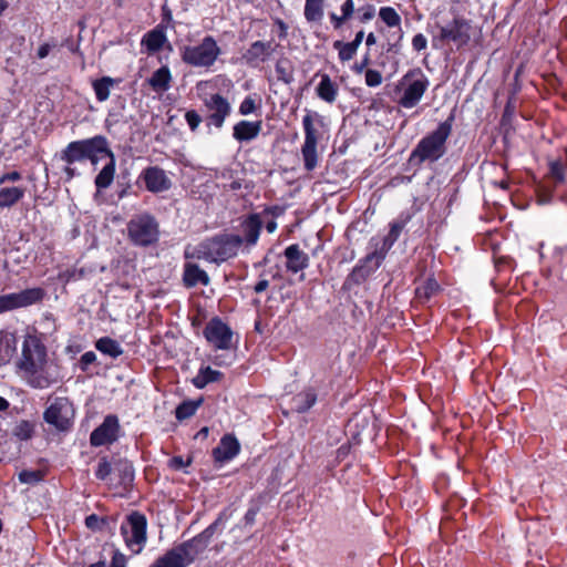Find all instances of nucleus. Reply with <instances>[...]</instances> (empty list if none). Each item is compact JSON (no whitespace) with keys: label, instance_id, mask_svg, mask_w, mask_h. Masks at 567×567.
Here are the masks:
<instances>
[{"label":"nucleus","instance_id":"49530a36","mask_svg":"<svg viewBox=\"0 0 567 567\" xmlns=\"http://www.w3.org/2000/svg\"><path fill=\"white\" fill-rule=\"evenodd\" d=\"M43 478V473L41 471H28L24 470L19 473V481L24 484H35Z\"/></svg>","mask_w":567,"mask_h":567},{"label":"nucleus","instance_id":"393cba45","mask_svg":"<svg viewBox=\"0 0 567 567\" xmlns=\"http://www.w3.org/2000/svg\"><path fill=\"white\" fill-rule=\"evenodd\" d=\"M172 72L168 65L163 64L147 79V84L157 94L168 91L172 83Z\"/></svg>","mask_w":567,"mask_h":567},{"label":"nucleus","instance_id":"b1692460","mask_svg":"<svg viewBox=\"0 0 567 567\" xmlns=\"http://www.w3.org/2000/svg\"><path fill=\"white\" fill-rule=\"evenodd\" d=\"M183 281L186 287L192 288L197 285L207 286L210 279L208 274L197 264L187 261L184 265Z\"/></svg>","mask_w":567,"mask_h":567},{"label":"nucleus","instance_id":"f3484780","mask_svg":"<svg viewBox=\"0 0 567 567\" xmlns=\"http://www.w3.org/2000/svg\"><path fill=\"white\" fill-rule=\"evenodd\" d=\"M277 47L274 41H255L243 54V59L248 65L258 66L274 54Z\"/></svg>","mask_w":567,"mask_h":567},{"label":"nucleus","instance_id":"a211bd4d","mask_svg":"<svg viewBox=\"0 0 567 567\" xmlns=\"http://www.w3.org/2000/svg\"><path fill=\"white\" fill-rule=\"evenodd\" d=\"M205 105L209 111H212V114L209 116L212 123L216 127H221L225 122V118L230 113L229 102L220 94H214L206 100Z\"/></svg>","mask_w":567,"mask_h":567},{"label":"nucleus","instance_id":"20e7f679","mask_svg":"<svg viewBox=\"0 0 567 567\" xmlns=\"http://www.w3.org/2000/svg\"><path fill=\"white\" fill-rule=\"evenodd\" d=\"M302 126L305 131V142L301 147L303 165L307 171H312L318 164L317 145L323 118L320 114L309 111L302 118Z\"/></svg>","mask_w":567,"mask_h":567},{"label":"nucleus","instance_id":"f03ea898","mask_svg":"<svg viewBox=\"0 0 567 567\" xmlns=\"http://www.w3.org/2000/svg\"><path fill=\"white\" fill-rule=\"evenodd\" d=\"M454 115L451 114L437 128L423 137L410 155V163L436 162L446 152V140L451 135Z\"/></svg>","mask_w":567,"mask_h":567},{"label":"nucleus","instance_id":"72a5a7b5","mask_svg":"<svg viewBox=\"0 0 567 567\" xmlns=\"http://www.w3.org/2000/svg\"><path fill=\"white\" fill-rule=\"evenodd\" d=\"M24 196V188L3 187L0 189V207H11Z\"/></svg>","mask_w":567,"mask_h":567},{"label":"nucleus","instance_id":"13d9d810","mask_svg":"<svg viewBox=\"0 0 567 567\" xmlns=\"http://www.w3.org/2000/svg\"><path fill=\"white\" fill-rule=\"evenodd\" d=\"M406 225V219H399V220H395L393 221L391 225H390V234H395V236L399 238L403 228L405 227Z\"/></svg>","mask_w":567,"mask_h":567},{"label":"nucleus","instance_id":"473e14b6","mask_svg":"<svg viewBox=\"0 0 567 567\" xmlns=\"http://www.w3.org/2000/svg\"><path fill=\"white\" fill-rule=\"evenodd\" d=\"M221 372L213 370L210 367L202 368L197 375L193 378L192 383L197 389H204L208 383L216 382L221 378Z\"/></svg>","mask_w":567,"mask_h":567},{"label":"nucleus","instance_id":"a19ab883","mask_svg":"<svg viewBox=\"0 0 567 567\" xmlns=\"http://www.w3.org/2000/svg\"><path fill=\"white\" fill-rule=\"evenodd\" d=\"M322 14V0H306L305 17L308 21H318Z\"/></svg>","mask_w":567,"mask_h":567},{"label":"nucleus","instance_id":"4d7b16f0","mask_svg":"<svg viewBox=\"0 0 567 567\" xmlns=\"http://www.w3.org/2000/svg\"><path fill=\"white\" fill-rule=\"evenodd\" d=\"M258 512H259L258 506H251L247 511V513L245 514V517H244V522H245L246 526H252L255 524L256 516H257Z\"/></svg>","mask_w":567,"mask_h":567},{"label":"nucleus","instance_id":"4c0bfd02","mask_svg":"<svg viewBox=\"0 0 567 567\" xmlns=\"http://www.w3.org/2000/svg\"><path fill=\"white\" fill-rule=\"evenodd\" d=\"M203 401H204L203 398H199L198 400H188V401L182 402L176 408V411H175L176 419L179 421L189 419L190 416H193L196 413L197 409L202 405Z\"/></svg>","mask_w":567,"mask_h":567},{"label":"nucleus","instance_id":"c756f323","mask_svg":"<svg viewBox=\"0 0 567 567\" xmlns=\"http://www.w3.org/2000/svg\"><path fill=\"white\" fill-rule=\"evenodd\" d=\"M277 80L289 85L295 81V66L288 58H280L275 65Z\"/></svg>","mask_w":567,"mask_h":567},{"label":"nucleus","instance_id":"1a4fd4ad","mask_svg":"<svg viewBox=\"0 0 567 567\" xmlns=\"http://www.w3.org/2000/svg\"><path fill=\"white\" fill-rule=\"evenodd\" d=\"M220 522L221 518L219 517L199 535L173 548L185 567L190 565L207 548Z\"/></svg>","mask_w":567,"mask_h":567},{"label":"nucleus","instance_id":"aec40b11","mask_svg":"<svg viewBox=\"0 0 567 567\" xmlns=\"http://www.w3.org/2000/svg\"><path fill=\"white\" fill-rule=\"evenodd\" d=\"M240 451L238 440L230 434L221 437L218 446L213 450V456L216 462L225 463L233 460Z\"/></svg>","mask_w":567,"mask_h":567},{"label":"nucleus","instance_id":"ea45409f","mask_svg":"<svg viewBox=\"0 0 567 567\" xmlns=\"http://www.w3.org/2000/svg\"><path fill=\"white\" fill-rule=\"evenodd\" d=\"M439 290V284L435 279L429 278L421 286L416 287L415 295L419 300H429Z\"/></svg>","mask_w":567,"mask_h":567},{"label":"nucleus","instance_id":"603ef678","mask_svg":"<svg viewBox=\"0 0 567 567\" xmlns=\"http://www.w3.org/2000/svg\"><path fill=\"white\" fill-rule=\"evenodd\" d=\"M256 110V102L252 97L247 96L239 106V113L241 115H248Z\"/></svg>","mask_w":567,"mask_h":567},{"label":"nucleus","instance_id":"4468645a","mask_svg":"<svg viewBox=\"0 0 567 567\" xmlns=\"http://www.w3.org/2000/svg\"><path fill=\"white\" fill-rule=\"evenodd\" d=\"M121 534L127 548L133 554H138L142 550V514L132 512L126 516L125 522L121 525Z\"/></svg>","mask_w":567,"mask_h":567},{"label":"nucleus","instance_id":"2f4dec72","mask_svg":"<svg viewBox=\"0 0 567 567\" xmlns=\"http://www.w3.org/2000/svg\"><path fill=\"white\" fill-rule=\"evenodd\" d=\"M316 392L311 389H308L292 398V409L299 413H302L309 410L316 403Z\"/></svg>","mask_w":567,"mask_h":567},{"label":"nucleus","instance_id":"052dcab7","mask_svg":"<svg viewBox=\"0 0 567 567\" xmlns=\"http://www.w3.org/2000/svg\"><path fill=\"white\" fill-rule=\"evenodd\" d=\"M20 178H21V174L17 171H13V172L3 174L0 177V185L4 184L6 182H16V181H19Z\"/></svg>","mask_w":567,"mask_h":567},{"label":"nucleus","instance_id":"5fc2aeb1","mask_svg":"<svg viewBox=\"0 0 567 567\" xmlns=\"http://www.w3.org/2000/svg\"><path fill=\"white\" fill-rule=\"evenodd\" d=\"M427 40L422 33H417L412 39V47L415 51H422L426 48Z\"/></svg>","mask_w":567,"mask_h":567},{"label":"nucleus","instance_id":"39448f33","mask_svg":"<svg viewBox=\"0 0 567 567\" xmlns=\"http://www.w3.org/2000/svg\"><path fill=\"white\" fill-rule=\"evenodd\" d=\"M399 238L395 234H388L383 240L380 248L375 246L374 250L368 254L360 265L355 266L352 272L349 276V279L354 284H361L364 281L372 272H374L385 258L386 252L391 249L394 243Z\"/></svg>","mask_w":567,"mask_h":567},{"label":"nucleus","instance_id":"bb28decb","mask_svg":"<svg viewBox=\"0 0 567 567\" xmlns=\"http://www.w3.org/2000/svg\"><path fill=\"white\" fill-rule=\"evenodd\" d=\"M17 351V338L13 333L0 330V367L11 361Z\"/></svg>","mask_w":567,"mask_h":567},{"label":"nucleus","instance_id":"338daca9","mask_svg":"<svg viewBox=\"0 0 567 567\" xmlns=\"http://www.w3.org/2000/svg\"><path fill=\"white\" fill-rule=\"evenodd\" d=\"M369 63H370L369 55H365V56L363 58V60H362L360 63H357V64L354 65V68H353V69H354V71H355L357 73H359V74H360V73H362V72L365 70V68L369 65Z\"/></svg>","mask_w":567,"mask_h":567},{"label":"nucleus","instance_id":"dca6fc26","mask_svg":"<svg viewBox=\"0 0 567 567\" xmlns=\"http://www.w3.org/2000/svg\"><path fill=\"white\" fill-rule=\"evenodd\" d=\"M118 420L115 415H107L102 424L97 426L90 436L93 446L112 444L118 436Z\"/></svg>","mask_w":567,"mask_h":567},{"label":"nucleus","instance_id":"6e6d98bb","mask_svg":"<svg viewBox=\"0 0 567 567\" xmlns=\"http://www.w3.org/2000/svg\"><path fill=\"white\" fill-rule=\"evenodd\" d=\"M96 360V354L93 351H87L82 354L80 359V364L82 370H86V368L92 364Z\"/></svg>","mask_w":567,"mask_h":567},{"label":"nucleus","instance_id":"4be33fe9","mask_svg":"<svg viewBox=\"0 0 567 567\" xmlns=\"http://www.w3.org/2000/svg\"><path fill=\"white\" fill-rule=\"evenodd\" d=\"M262 228V220L258 214L249 215L241 223L243 230V244L245 243L247 246H255L258 241L260 231Z\"/></svg>","mask_w":567,"mask_h":567},{"label":"nucleus","instance_id":"f257e3e1","mask_svg":"<svg viewBox=\"0 0 567 567\" xmlns=\"http://www.w3.org/2000/svg\"><path fill=\"white\" fill-rule=\"evenodd\" d=\"M17 367L24 373L28 384L35 389H47L53 382L47 369V351L37 339L29 338L23 341L22 354Z\"/></svg>","mask_w":567,"mask_h":567},{"label":"nucleus","instance_id":"37998d69","mask_svg":"<svg viewBox=\"0 0 567 567\" xmlns=\"http://www.w3.org/2000/svg\"><path fill=\"white\" fill-rule=\"evenodd\" d=\"M152 567H185V566L178 558V555L173 549H171L163 557L157 559V561Z\"/></svg>","mask_w":567,"mask_h":567},{"label":"nucleus","instance_id":"e2e57ef3","mask_svg":"<svg viewBox=\"0 0 567 567\" xmlns=\"http://www.w3.org/2000/svg\"><path fill=\"white\" fill-rule=\"evenodd\" d=\"M189 463H190V461L185 462L182 456H175L171 461V465L175 470H182L183 467L187 466Z\"/></svg>","mask_w":567,"mask_h":567},{"label":"nucleus","instance_id":"2eb2a0df","mask_svg":"<svg viewBox=\"0 0 567 567\" xmlns=\"http://www.w3.org/2000/svg\"><path fill=\"white\" fill-rule=\"evenodd\" d=\"M207 341L217 349L227 350L231 347L233 331L219 319H213L204 329Z\"/></svg>","mask_w":567,"mask_h":567},{"label":"nucleus","instance_id":"0e129e2a","mask_svg":"<svg viewBox=\"0 0 567 567\" xmlns=\"http://www.w3.org/2000/svg\"><path fill=\"white\" fill-rule=\"evenodd\" d=\"M111 567H125V557L120 553H115L112 558Z\"/></svg>","mask_w":567,"mask_h":567},{"label":"nucleus","instance_id":"423d86ee","mask_svg":"<svg viewBox=\"0 0 567 567\" xmlns=\"http://www.w3.org/2000/svg\"><path fill=\"white\" fill-rule=\"evenodd\" d=\"M399 238L395 234H388L383 240L380 248L375 246L374 250L368 254L360 265L355 266L352 272L349 276V279L354 284H361L364 281L372 272H374L385 258L386 252L391 249L394 243Z\"/></svg>","mask_w":567,"mask_h":567},{"label":"nucleus","instance_id":"412c9836","mask_svg":"<svg viewBox=\"0 0 567 567\" xmlns=\"http://www.w3.org/2000/svg\"><path fill=\"white\" fill-rule=\"evenodd\" d=\"M144 182L148 190L159 193L168 190L172 186L169 177L165 171L158 167H151L144 173Z\"/></svg>","mask_w":567,"mask_h":567},{"label":"nucleus","instance_id":"864d4df0","mask_svg":"<svg viewBox=\"0 0 567 567\" xmlns=\"http://www.w3.org/2000/svg\"><path fill=\"white\" fill-rule=\"evenodd\" d=\"M358 12H359L360 21L365 23V22H368V21L373 19V17L375 14V8L373 6H371V4H369V6H365L363 8H360L358 10Z\"/></svg>","mask_w":567,"mask_h":567},{"label":"nucleus","instance_id":"9b49d317","mask_svg":"<svg viewBox=\"0 0 567 567\" xmlns=\"http://www.w3.org/2000/svg\"><path fill=\"white\" fill-rule=\"evenodd\" d=\"M210 262L220 264L235 257L243 245L239 235L224 234L207 239Z\"/></svg>","mask_w":567,"mask_h":567},{"label":"nucleus","instance_id":"bf43d9fd","mask_svg":"<svg viewBox=\"0 0 567 567\" xmlns=\"http://www.w3.org/2000/svg\"><path fill=\"white\" fill-rule=\"evenodd\" d=\"M100 518L95 514H92L85 518V525L90 529H97L100 528Z\"/></svg>","mask_w":567,"mask_h":567},{"label":"nucleus","instance_id":"7c9ffc66","mask_svg":"<svg viewBox=\"0 0 567 567\" xmlns=\"http://www.w3.org/2000/svg\"><path fill=\"white\" fill-rule=\"evenodd\" d=\"M316 91L317 95L328 103H333L337 99V85L332 82L328 74L321 75V81L318 84Z\"/></svg>","mask_w":567,"mask_h":567},{"label":"nucleus","instance_id":"69168bd1","mask_svg":"<svg viewBox=\"0 0 567 567\" xmlns=\"http://www.w3.org/2000/svg\"><path fill=\"white\" fill-rule=\"evenodd\" d=\"M551 174L555 176V178L557 181L564 179L563 168H561L560 164H558V163H555L551 165Z\"/></svg>","mask_w":567,"mask_h":567},{"label":"nucleus","instance_id":"c03bdc74","mask_svg":"<svg viewBox=\"0 0 567 567\" xmlns=\"http://www.w3.org/2000/svg\"><path fill=\"white\" fill-rule=\"evenodd\" d=\"M380 18L388 27H398L401 23V17L391 7H383L379 12Z\"/></svg>","mask_w":567,"mask_h":567},{"label":"nucleus","instance_id":"0eeeda50","mask_svg":"<svg viewBox=\"0 0 567 567\" xmlns=\"http://www.w3.org/2000/svg\"><path fill=\"white\" fill-rule=\"evenodd\" d=\"M220 54V48L210 35L205 37L198 45L185 47L182 59L185 63L196 68H209Z\"/></svg>","mask_w":567,"mask_h":567},{"label":"nucleus","instance_id":"5701e85b","mask_svg":"<svg viewBox=\"0 0 567 567\" xmlns=\"http://www.w3.org/2000/svg\"><path fill=\"white\" fill-rule=\"evenodd\" d=\"M285 257L287 259V269L293 274H297L309 266L308 255L296 244L290 245L285 249Z\"/></svg>","mask_w":567,"mask_h":567},{"label":"nucleus","instance_id":"680f3d73","mask_svg":"<svg viewBox=\"0 0 567 567\" xmlns=\"http://www.w3.org/2000/svg\"><path fill=\"white\" fill-rule=\"evenodd\" d=\"M343 18H350L354 11V4L352 0H346L341 7Z\"/></svg>","mask_w":567,"mask_h":567},{"label":"nucleus","instance_id":"6e6552de","mask_svg":"<svg viewBox=\"0 0 567 567\" xmlns=\"http://www.w3.org/2000/svg\"><path fill=\"white\" fill-rule=\"evenodd\" d=\"M404 86L399 104L404 109H412L419 104L429 87V80L420 68L410 70L401 80Z\"/></svg>","mask_w":567,"mask_h":567},{"label":"nucleus","instance_id":"7ed1b4c3","mask_svg":"<svg viewBox=\"0 0 567 567\" xmlns=\"http://www.w3.org/2000/svg\"><path fill=\"white\" fill-rule=\"evenodd\" d=\"M111 155L107 140L102 135L92 138L71 142L62 152L61 159L68 164L90 159L96 164L100 159Z\"/></svg>","mask_w":567,"mask_h":567},{"label":"nucleus","instance_id":"c9c22d12","mask_svg":"<svg viewBox=\"0 0 567 567\" xmlns=\"http://www.w3.org/2000/svg\"><path fill=\"white\" fill-rule=\"evenodd\" d=\"M184 257L190 259H204L210 262L209 247L207 239L196 246L188 245L184 250Z\"/></svg>","mask_w":567,"mask_h":567},{"label":"nucleus","instance_id":"58836bf2","mask_svg":"<svg viewBox=\"0 0 567 567\" xmlns=\"http://www.w3.org/2000/svg\"><path fill=\"white\" fill-rule=\"evenodd\" d=\"M12 434L21 441H28L34 434V424L30 421L21 420L13 427Z\"/></svg>","mask_w":567,"mask_h":567},{"label":"nucleus","instance_id":"f8f14e48","mask_svg":"<svg viewBox=\"0 0 567 567\" xmlns=\"http://www.w3.org/2000/svg\"><path fill=\"white\" fill-rule=\"evenodd\" d=\"M441 41L453 42L457 48L466 45L471 40V23L462 17H455L445 25L437 24Z\"/></svg>","mask_w":567,"mask_h":567},{"label":"nucleus","instance_id":"c85d7f7f","mask_svg":"<svg viewBox=\"0 0 567 567\" xmlns=\"http://www.w3.org/2000/svg\"><path fill=\"white\" fill-rule=\"evenodd\" d=\"M104 159H107V163L95 177V186L97 187V189L107 188L114 179L115 159L113 153L111 152V155L105 156Z\"/></svg>","mask_w":567,"mask_h":567},{"label":"nucleus","instance_id":"cd10ccee","mask_svg":"<svg viewBox=\"0 0 567 567\" xmlns=\"http://www.w3.org/2000/svg\"><path fill=\"white\" fill-rule=\"evenodd\" d=\"M121 82L120 79H113L111 76H102L101 79L94 80L92 86L99 102H104L110 97L111 90Z\"/></svg>","mask_w":567,"mask_h":567},{"label":"nucleus","instance_id":"8fccbe9b","mask_svg":"<svg viewBox=\"0 0 567 567\" xmlns=\"http://www.w3.org/2000/svg\"><path fill=\"white\" fill-rule=\"evenodd\" d=\"M58 48L56 40L52 39L50 42L41 44L37 50V58L40 60L45 59L50 52Z\"/></svg>","mask_w":567,"mask_h":567},{"label":"nucleus","instance_id":"a18cd8bd","mask_svg":"<svg viewBox=\"0 0 567 567\" xmlns=\"http://www.w3.org/2000/svg\"><path fill=\"white\" fill-rule=\"evenodd\" d=\"M128 236L136 245H142V219H132L127 225Z\"/></svg>","mask_w":567,"mask_h":567},{"label":"nucleus","instance_id":"9d476101","mask_svg":"<svg viewBox=\"0 0 567 567\" xmlns=\"http://www.w3.org/2000/svg\"><path fill=\"white\" fill-rule=\"evenodd\" d=\"M74 408L68 398H55L43 412V420L56 431H69L74 420Z\"/></svg>","mask_w":567,"mask_h":567},{"label":"nucleus","instance_id":"e433bc0d","mask_svg":"<svg viewBox=\"0 0 567 567\" xmlns=\"http://www.w3.org/2000/svg\"><path fill=\"white\" fill-rule=\"evenodd\" d=\"M158 237V223L154 217L144 215V247L156 243Z\"/></svg>","mask_w":567,"mask_h":567},{"label":"nucleus","instance_id":"09e8293b","mask_svg":"<svg viewBox=\"0 0 567 567\" xmlns=\"http://www.w3.org/2000/svg\"><path fill=\"white\" fill-rule=\"evenodd\" d=\"M111 472H112V467H111L110 462L105 457L101 458L99 462L96 472H95L96 477L99 480L104 481L107 478V476L111 474Z\"/></svg>","mask_w":567,"mask_h":567},{"label":"nucleus","instance_id":"a878e982","mask_svg":"<svg viewBox=\"0 0 567 567\" xmlns=\"http://www.w3.org/2000/svg\"><path fill=\"white\" fill-rule=\"evenodd\" d=\"M261 125V121H240L234 126L233 136L238 142H249L259 135Z\"/></svg>","mask_w":567,"mask_h":567},{"label":"nucleus","instance_id":"6ab92c4d","mask_svg":"<svg viewBox=\"0 0 567 567\" xmlns=\"http://www.w3.org/2000/svg\"><path fill=\"white\" fill-rule=\"evenodd\" d=\"M144 45L148 56L163 49H166L168 53L173 51L172 45L167 41L165 28L161 24L144 35Z\"/></svg>","mask_w":567,"mask_h":567},{"label":"nucleus","instance_id":"de8ad7c7","mask_svg":"<svg viewBox=\"0 0 567 567\" xmlns=\"http://www.w3.org/2000/svg\"><path fill=\"white\" fill-rule=\"evenodd\" d=\"M382 83V75L373 69L365 70V84L370 87L379 86Z\"/></svg>","mask_w":567,"mask_h":567},{"label":"nucleus","instance_id":"79ce46f5","mask_svg":"<svg viewBox=\"0 0 567 567\" xmlns=\"http://www.w3.org/2000/svg\"><path fill=\"white\" fill-rule=\"evenodd\" d=\"M333 47L338 50L339 59L342 62L350 61L358 51V49L351 42L343 43L342 41H336Z\"/></svg>","mask_w":567,"mask_h":567},{"label":"nucleus","instance_id":"774afa93","mask_svg":"<svg viewBox=\"0 0 567 567\" xmlns=\"http://www.w3.org/2000/svg\"><path fill=\"white\" fill-rule=\"evenodd\" d=\"M269 287V281L267 279H261L259 280L255 287H254V290L256 293H261L264 292L267 288Z\"/></svg>","mask_w":567,"mask_h":567},{"label":"nucleus","instance_id":"ddd939ff","mask_svg":"<svg viewBox=\"0 0 567 567\" xmlns=\"http://www.w3.org/2000/svg\"><path fill=\"white\" fill-rule=\"evenodd\" d=\"M44 296V290L38 287L0 296V313L34 305L40 302Z\"/></svg>","mask_w":567,"mask_h":567},{"label":"nucleus","instance_id":"f704fd0d","mask_svg":"<svg viewBox=\"0 0 567 567\" xmlns=\"http://www.w3.org/2000/svg\"><path fill=\"white\" fill-rule=\"evenodd\" d=\"M95 348L103 354L110 355L111 358H117L123 353L120 343L110 337L100 338L95 342Z\"/></svg>","mask_w":567,"mask_h":567},{"label":"nucleus","instance_id":"3c124183","mask_svg":"<svg viewBox=\"0 0 567 567\" xmlns=\"http://www.w3.org/2000/svg\"><path fill=\"white\" fill-rule=\"evenodd\" d=\"M185 118L192 131H195L202 122L200 115L194 110L187 111Z\"/></svg>","mask_w":567,"mask_h":567}]
</instances>
